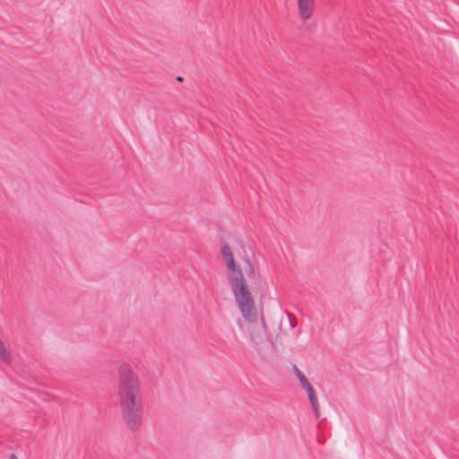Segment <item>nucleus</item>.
<instances>
[{
  "mask_svg": "<svg viewBox=\"0 0 459 459\" xmlns=\"http://www.w3.org/2000/svg\"><path fill=\"white\" fill-rule=\"evenodd\" d=\"M315 0H298L299 13L303 20H308L314 13Z\"/></svg>",
  "mask_w": 459,
  "mask_h": 459,
  "instance_id": "4",
  "label": "nucleus"
},
{
  "mask_svg": "<svg viewBox=\"0 0 459 459\" xmlns=\"http://www.w3.org/2000/svg\"><path fill=\"white\" fill-rule=\"evenodd\" d=\"M294 372L296 374L297 378L299 379L301 386L307 391L308 400L311 403V406L313 408L314 414L316 419L320 417V411H319V403L315 393V390L313 386L310 385L307 378L305 377V375L298 368L296 365L293 366Z\"/></svg>",
  "mask_w": 459,
  "mask_h": 459,
  "instance_id": "3",
  "label": "nucleus"
},
{
  "mask_svg": "<svg viewBox=\"0 0 459 459\" xmlns=\"http://www.w3.org/2000/svg\"><path fill=\"white\" fill-rule=\"evenodd\" d=\"M0 359L5 363L10 361V355L6 351L3 342L0 340Z\"/></svg>",
  "mask_w": 459,
  "mask_h": 459,
  "instance_id": "8",
  "label": "nucleus"
},
{
  "mask_svg": "<svg viewBox=\"0 0 459 459\" xmlns=\"http://www.w3.org/2000/svg\"><path fill=\"white\" fill-rule=\"evenodd\" d=\"M221 256L224 262L234 259L233 254L229 245L225 244L221 247Z\"/></svg>",
  "mask_w": 459,
  "mask_h": 459,
  "instance_id": "7",
  "label": "nucleus"
},
{
  "mask_svg": "<svg viewBox=\"0 0 459 459\" xmlns=\"http://www.w3.org/2000/svg\"><path fill=\"white\" fill-rule=\"evenodd\" d=\"M116 394L126 427L133 431L138 430L143 418L142 385L138 374L129 365L119 366Z\"/></svg>",
  "mask_w": 459,
  "mask_h": 459,
  "instance_id": "1",
  "label": "nucleus"
},
{
  "mask_svg": "<svg viewBox=\"0 0 459 459\" xmlns=\"http://www.w3.org/2000/svg\"><path fill=\"white\" fill-rule=\"evenodd\" d=\"M230 285L235 302L244 319L250 323L255 322L257 318L255 304L245 275L239 274L238 277H231Z\"/></svg>",
  "mask_w": 459,
  "mask_h": 459,
  "instance_id": "2",
  "label": "nucleus"
},
{
  "mask_svg": "<svg viewBox=\"0 0 459 459\" xmlns=\"http://www.w3.org/2000/svg\"><path fill=\"white\" fill-rule=\"evenodd\" d=\"M177 80H178V81H182V80H183V78H182L181 76H178V77H177Z\"/></svg>",
  "mask_w": 459,
  "mask_h": 459,
  "instance_id": "10",
  "label": "nucleus"
},
{
  "mask_svg": "<svg viewBox=\"0 0 459 459\" xmlns=\"http://www.w3.org/2000/svg\"><path fill=\"white\" fill-rule=\"evenodd\" d=\"M225 263L229 269V273H228L229 283L230 282L231 277H238L239 274L244 275L242 268L238 264H236L234 259H232V260L230 259Z\"/></svg>",
  "mask_w": 459,
  "mask_h": 459,
  "instance_id": "6",
  "label": "nucleus"
},
{
  "mask_svg": "<svg viewBox=\"0 0 459 459\" xmlns=\"http://www.w3.org/2000/svg\"><path fill=\"white\" fill-rule=\"evenodd\" d=\"M8 459H17L16 455L14 454H11L8 457Z\"/></svg>",
  "mask_w": 459,
  "mask_h": 459,
  "instance_id": "9",
  "label": "nucleus"
},
{
  "mask_svg": "<svg viewBox=\"0 0 459 459\" xmlns=\"http://www.w3.org/2000/svg\"><path fill=\"white\" fill-rule=\"evenodd\" d=\"M242 270L243 273H245L249 279L255 281V283L261 282L260 275L249 258L245 257L242 259Z\"/></svg>",
  "mask_w": 459,
  "mask_h": 459,
  "instance_id": "5",
  "label": "nucleus"
}]
</instances>
